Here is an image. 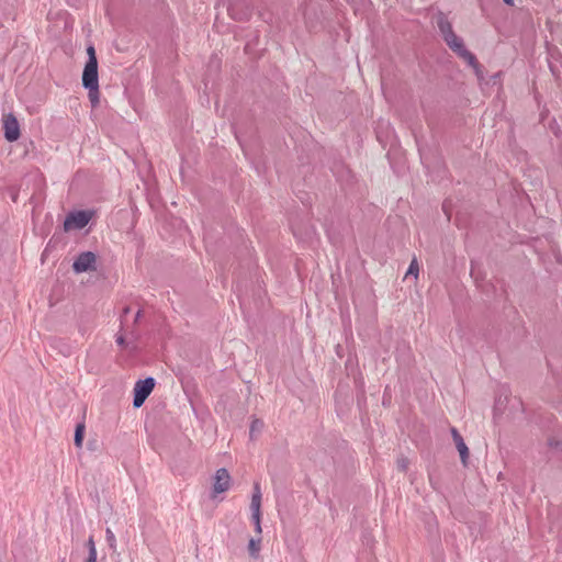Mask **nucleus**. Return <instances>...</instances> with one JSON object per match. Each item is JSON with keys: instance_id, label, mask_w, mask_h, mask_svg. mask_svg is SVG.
<instances>
[{"instance_id": "1", "label": "nucleus", "mask_w": 562, "mask_h": 562, "mask_svg": "<svg viewBox=\"0 0 562 562\" xmlns=\"http://www.w3.org/2000/svg\"><path fill=\"white\" fill-rule=\"evenodd\" d=\"M436 23L446 44L453 53L459 56L463 50L467 49L463 40L453 32L452 25L445 13L439 12L437 14Z\"/></svg>"}, {"instance_id": "2", "label": "nucleus", "mask_w": 562, "mask_h": 562, "mask_svg": "<svg viewBox=\"0 0 562 562\" xmlns=\"http://www.w3.org/2000/svg\"><path fill=\"white\" fill-rule=\"evenodd\" d=\"M82 86L89 90V98L99 93L98 64L87 61L82 74Z\"/></svg>"}, {"instance_id": "3", "label": "nucleus", "mask_w": 562, "mask_h": 562, "mask_svg": "<svg viewBox=\"0 0 562 562\" xmlns=\"http://www.w3.org/2000/svg\"><path fill=\"white\" fill-rule=\"evenodd\" d=\"M154 386H155V379L151 376H148L144 380H138L135 383L134 398H133L134 407L138 408L144 404L146 398L151 393Z\"/></svg>"}, {"instance_id": "4", "label": "nucleus", "mask_w": 562, "mask_h": 562, "mask_svg": "<svg viewBox=\"0 0 562 562\" xmlns=\"http://www.w3.org/2000/svg\"><path fill=\"white\" fill-rule=\"evenodd\" d=\"M260 508H261V491H260L259 483H255L254 493H252L251 503H250V510H251V520L255 525V530L258 535H260L262 532L261 521H260V518H261Z\"/></svg>"}, {"instance_id": "5", "label": "nucleus", "mask_w": 562, "mask_h": 562, "mask_svg": "<svg viewBox=\"0 0 562 562\" xmlns=\"http://www.w3.org/2000/svg\"><path fill=\"white\" fill-rule=\"evenodd\" d=\"M91 220V213L88 211L70 212L64 222L65 229H81L88 225Z\"/></svg>"}, {"instance_id": "6", "label": "nucleus", "mask_w": 562, "mask_h": 562, "mask_svg": "<svg viewBox=\"0 0 562 562\" xmlns=\"http://www.w3.org/2000/svg\"><path fill=\"white\" fill-rule=\"evenodd\" d=\"M97 257L92 251L81 252L74 261L72 269L77 273L94 270Z\"/></svg>"}, {"instance_id": "7", "label": "nucleus", "mask_w": 562, "mask_h": 562, "mask_svg": "<svg viewBox=\"0 0 562 562\" xmlns=\"http://www.w3.org/2000/svg\"><path fill=\"white\" fill-rule=\"evenodd\" d=\"M3 131L7 140L14 142L19 139L20 126L16 117L12 113L3 116Z\"/></svg>"}, {"instance_id": "8", "label": "nucleus", "mask_w": 562, "mask_h": 562, "mask_svg": "<svg viewBox=\"0 0 562 562\" xmlns=\"http://www.w3.org/2000/svg\"><path fill=\"white\" fill-rule=\"evenodd\" d=\"M231 486V475L225 468H221L215 472L213 483V497L217 494L226 492Z\"/></svg>"}, {"instance_id": "9", "label": "nucleus", "mask_w": 562, "mask_h": 562, "mask_svg": "<svg viewBox=\"0 0 562 562\" xmlns=\"http://www.w3.org/2000/svg\"><path fill=\"white\" fill-rule=\"evenodd\" d=\"M451 431V436H452V439L456 443V447L460 453V458H461V461L463 464H467V460L469 458V449H468V446L465 445L462 436L459 434V431L457 430V428L452 427L450 429Z\"/></svg>"}, {"instance_id": "10", "label": "nucleus", "mask_w": 562, "mask_h": 562, "mask_svg": "<svg viewBox=\"0 0 562 562\" xmlns=\"http://www.w3.org/2000/svg\"><path fill=\"white\" fill-rule=\"evenodd\" d=\"M261 549V538H251L248 543V551L251 558L257 559Z\"/></svg>"}, {"instance_id": "11", "label": "nucleus", "mask_w": 562, "mask_h": 562, "mask_svg": "<svg viewBox=\"0 0 562 562\" xmlns=\"http://www.w3.org/2000/svg\"><path fill=\"white\" fill-rule=\"evenodd\" d=\"M85 429H86L85 423L77 424L76 430H75V437H74L75 446L77 448L82 447Z\"/></svg>"}, {"instance_id": "12", "label": "nucleus", "mask_w": 562, "mask_h": 562, "mask_svg": "<svg viewBox=\"0 0 562 562\" xmlns=\"http://www.w3.org/2000/svg\"><path fill=\"white\" fill-rule=\"evenodd\" d=\"M460 58H462L470 67L474 68L479 64L476 57L474 54H472L470 50L465 49L460 55Z\"/></svg>"}, {"instance_id": "13", "label": "nucleus", "mask_w": 562, "mask_h": 562, "mask_svg": "<svg viewBox=\"0 0 562 562\" xmlns=\"http://www.w3.org/2000/svg\"><path fill=\"white\" fill-rule=\"evenodd\" d=\"M460 58H462L470 67L474 68L479 64L476 57L474 54H472L470 50L465 49L460 55Z\"/></svg>"}, {"instance_id": "14", "label": "nucleus", "mask_w": 562, "mask_h": 562, "mask_svg": "<svg viewBox=\"0 0 562 562\" xmlns=\"http://www.w3.org/2000/svg\"><path fill=\"white\" fill-rule=\"evenodd\" d=\"M263 422L260 419H254L250 425L249 435L250 438L254 439L257 435H259L263 429Z\"/></svg>"}, {"instance_id": "15", "label": "nucleus", "mask_w": 562, "mask_h": 562, "mask_svg": "<svg viewBox=\"0 0 562 562\" xmlns=\"http://www.w3.org/2000/svg\"><path fill=\"white\" fill-rule=\"evenodd\" d=\"M418 270H419L418 262H417L416 258H414L409 263V267L406 272V277L414 276V278L416 279L418 276Z\"/></svg>"}, {"instance_id": "16", "label": "nucleus", "mask_w": 562, "mask_h": 562, "mask_svg": "<svg viewBox=\"0 0 562 562\" xmlns=\"http://www.w3.org/2000/svg\"><path fill=\"white\" fill-rule=\"evenodd\" d=\"M105 538H106L109 546L111 548H115L116 539H115L113 531L110 528H106V530H105Z\"/></svg>"}, {"instance_id": "17", "label": "nucleus", "mask_w": 562, "mask_h": 562, "mask_svg": "<svg viewBox=\"0 0 562 562\" xmlns=\"http://www.w3.org/2000/svg\"><path fill=\"white\" fill-rule=\"evenodd\" d=\"M87 53H88V61H92L94 64H98V60H97V57H95L94 47L93 46H89L87 48Z\"/></svg>"}, {"instance_id": "18", "label": "nucleus", "mask_w": 562, "mask_h": 562, "mask_svg": "<svg viewBox=\"0 0 562 562\" xmlns=\"http://www.w3.org/2000/svg\"><path fill=\"white\" fill-rule=\"evenodd\" d=\"M87 547H88V553L89 552H92V551H97L95 549V544H94V540H93V537H89L88 541H87Z\"/></svg>"}, {"instance_id": "19", "label": "nucleus", "mask_w": 562, "mask_h": 562, "mask_svg": "<svg viewBox=\"0 0 562 562\" xmlns=\"http://www.w3.org/2000/svg\"><path fill=\"white\" fill-rule=\"evenodd\" d=\"M473 70L479 79L483 78V70L480 64H477L476 67L473 68Z\"/></svg>"}, {"instance_id": "20", "label": "nucleus", "mask_w": 562, "mask_h": 562, "mask_svg": "<svg viewBox=\"0 0 562 562\" xmlns=\"http://www.w3.org/2000/svg\"><path fill=\"white\" fill-rule=\"evenodd\" d=\"M87 562H97V551H92L88 553Z\"/></svg>"}, {"instance_id": "21", "label": "nucleus", "mask_w": 562, "mask_h": 562, "mask_svg": "<svg viewBox=\"0 0 562 562\" xmlns=\"http://www.w3.org/2000/svg\"><path fill=\"white\" fill-rule=\"evenodd\" d=\"M397 465L402 471H405L407 468V461L405 459H401L398 460Z\"/></svg>"}, {"instance_id": "22", "label": "nucleus", "mask_w": 562, "mask_h": 562, "mask_svg": "<svg viewBox=\"0 0 562 562\" xmlns=\"http://www.w3.org/2000/svg\"><path fill=\"white\" fill-rule=\"evenodd\" d=\"M131 308L130 307H124L123 310V314L121 315V323L124 322L125 319V316L130 313Z\"/></svg>"}, {"instance_id": "23", "label": "nucleus", "mask_w": 562, "mask_h": 562, "mask_svg": "<svg viewBox=\"0 0 562 562\" xmlns=\"http://www.w3.org/2000/svg\"><path fill=\"white\" fill-rule=\"evenodd\" d=\"M124 342H125L124 337L123 336H117L116 344L120 345V346H123Z\"/></svg>"}, {"instance_id": "24", "label": "nucleus", "mask_w": 562, "mask_h": 562, "mask_svg": "<svg viewBox=\"0 0 562 562\" xmlns=\"http://www.w3.org/2000/svg\"><path fill=\"white\" fill-rule=\"evenodd\" d=\"M90 100L94 103V102H98V93H93L92 94V98H90Z\"/></svg>"}, {"instance_id": "25", "label": "nucleus", "mask_w": 562, "mask_h": 562, "mask_svg": "<svg viewBox=\"0 0 562 562\" xmlns=\"http://www.w3.org/2000/svg\"><path fill=\"white\" fill-rule=\"evenodd\" d=\"M140 315H142V311L138 310L136 315H135V322H137L139 319Z\"/></svg>"}, {"instance_id": "26", "label": "nucleus", "mask_w": 562, "mask_h": 562, "mask_svg": "<svg viewBox=\"0 0 562 562\" xmlns=\"http://www.w3.org/2000/svg\"><path fill=\"white\" fill-rule=\"evenodd\" d=\"M506 4H513V0H503Z\"/></svg>"}, {"instance_id": "27", "label": "nucleus", "mask_w": 562, "mask_h": 562, "mask_svg": "<svg viewBox=\"0 0 562 562\" xmlns=\"http://www.w3.org/2000/svg\"><path fill=\"white\" fill-rule=\"evenodd\" d=\"M442 207H443L445 213H447V203L446 202L442 204Z\"/></svg>"}, {"instance_id": "28", "label": "nucleus", "mask_w": 562, "mask_h": 562, "mask_svg": "<svg viewBox=\"0 0 562 562\" xmlns=\"http://www.w3.org/2000/svg\"><path fill=\"white\" fill-rule=\"evenodd\" d=\"M550 446L558 445V442L553 443V441L549 442Z\"/></svg>"}]
</instances>
